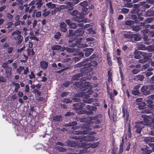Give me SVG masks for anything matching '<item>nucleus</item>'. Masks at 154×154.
Returning <instances> with one entry per match:
<instances>
[{"mask_svg":"<svg viewBox=\"0 0 154 154\" xmlns=\"http://www.w3.org/2000/svg\"><path fill=\"white\" fill-rule=\"evenodd\" d=\"M78 137L79 140L80 142V143L79 144V146L81 147L85 148H88L90 147L95 148L99 144V143L98 142L93 144L88 143V142L94 140V138L92 136L82 135L79 136Z\"/></svg>","mask_w":154,"mask_h":154,"instance_id":"f257e3e1","label":"nucleus"},{"mask_svg":"<svg viewBox=\"0 0 154 154\" xmlns=\"http://www.w3.org/2000/svg\"><path fill=\"white\" fill-rule=\"evenodd\" d=\"M88 121L87 123L83 124L82 128L83 131H74L73 133L75 134H87L88 133L91 129V124L93 123H98L100 122V121L94 118H88L87 119L83 118L81 119V121L82 122H85Z\"/></svg>","mask_w":154,"mask_h":154,"instance_id":"f03ea898","label":"nucleus"},{"mask_svg":"<svg viewBox=\"0 0 154 154\" xmlns=\"http://www.w3.org/2000/svg\"><path fill=\"white\" fill-rule=\"evenodd\" d=\"M75 107L77 109L80 110L78 112L79 114H91L92 113V111L96 109V107L95 106H90L87 105L85 106L86 108H83L84 106V104L82 103H79L74 105Z\"/></svg>","mask_w":154,"mask_h":154,"instance_id":"7ed1b4c3","label":"nucleus"},{"mask_svg":"<svg viewBox=\"0 0 154 154\" xmlns=\"http://www.w3.org/2000/svg\"><path fill=\"white\" fill-rule=\"evenodd\" d=\"M142 116L143 118H144L143 121H140L136 123L135 126V127L137 129L136 131L138 133H140L141 132L142 129L144 125H149V120L148 119V117L144 114Z\"/></svg>","mask_w":154,"mask_h":154,"instance_id":"20e7f679","label":"nucleus"},{"mask_svg":"<svg viewBox=\"0 0 154 154\" xmlns=\"http://www.w3.org/2000/svg\"><path fill=\"white\" fill-rule=\"evenodd\" d=\"M71 14L72 15L75 16V17H74L72 18V20L78 22H87V20H84L80 18H79L78 11H74L71 13Z\"/></svg>","mask_w":154,"mask_h":154,"instance_id":"39448f33","label":"nucleus"},{"mask_svg":"<svg viewBox=\"0 0 154 154\" xmlns=\"http://www.w3.org/2000/svg\"><path fill=\"white\" fill-rule=\"evenodd\" d=\"M72 30H69V35L70 36H72L73 35L78 36H82L84 34V32L81 29H79L75 31L74 33H72Z\"/></svg>","mask_w":154,"mask_h":154,"instance_id":"423d86ee","label":"nucleus"},{"mask_svg":"<svg viewBox=\"0 0 154 154\" xmlns=\"http://www.w3.org/2000/svg\"><path fill=\"white\" fill-rule=\"evenodd\" d=\"M142 55L143 56V59L140 60V63H143L147 61V59H149L152 56V54L151 53H141Z\"/></svg>","mask_w":154,"mask_h":154,"instance_id":"0eeeda50","label":"nucleus"},{"mask_svg":"<svg viewBox=\"0 0 154 154\" xmlns=\"http://www.w3.org/2000/svg\"><path fill=\"white\" fill-rule=\"evenodd\" d=\"M82 86H83L82 88V90L85 91L87 89H91L92 87L90 82H85L82 83Z\"/></svg>","mask_w":154,"mask_h":154,"instance_id":"6e6552de","label":"nucleus"},{"mask_svg":"<svg viewBox=\"0 0 154 154\" xmlns=\"http://www.w3.org/2000/svg\"><path fill=\"white\" fill-rule=\"evenodd\" d=\"M141 91L143 94L145 95L149 94L150 91L148 87L147 86H143L141 88Z\"/></svg>","mask_w":154,"mask_h":154,"instance_id":"1a4fd4ad","label":"nucleus"},{"mask_svg":"<svg viewBox=\"0 0 154 154\" xmlns=\"http://www.w3.org/2000/svg\"><path fill=\"white\" fill-rule=\"evenodd\" d=\"M136 104L139 106H144L145 105V103L142 101V99L141 98L136 99Z\"/></svg>","mask_w":154,"mask_h":154,"instance_id":"9d476101","label":"nucleus"},{"mask_svg":"<svg viewBox=\"0 0 154 154\" xmlns=\"http://www.w3.org/2000/svg\"><path fill=\"white\" fill-rule=\"evenodd\" d=\"M85 51H86L85 53V55L87 57L91 53V52L93 51V49L92 48H86L83 49Z\"/></svg>","mask_w":154,"mask_h":154,"instance_id":"9b49d317","label":"nucleus"},{"mask_svg":"<svg viewBox=\"0 0 154 154\" xmlns=\"http://www.w3.org/2000/svg\"><path fill=\"white\" fill-rule=\"evenodd\" d=\"M14 39L15 40L17 41V43L18 44H20L22 41L23 37L21 35L19 34L16 37H14Z\"/></svg>","mask_w":154,"mask_h":154,"instance_id":"f8f14e48","label":"nucleus"},{"mask_svg":"<svg viewBox=\"0 0 154 154\" xmlns=\"http://www.w3.org/2000/svg\"><path fill=\"white\" fill-rule=\"evenodd\" d=\"M60 27L61 30L63 32H66L67 29L66 28V24L63 22H61L60 25Z\"/></svg>","mask_w":154,"mask_h":154,"instance_id":"ddd939ff","label":"nucleus"},{"mask_svg":"<svg viewBox=\"0 0 154 154\" xmlns=\"http://www.w3.org/2000/svg\"><path fill=\"white\" fill-rule=\"evenodd\" d=\"M11 68L8 67L6 69V73L7 75V77L8 78H10L11 75Z\"/></svg>","mask_w":154,"mask_h":154,"instance_id":"4468645a","label":"nucleus"},{"mask_svg":"<svg viewBox=\"0 0 154 154\" xmlns=\"http://www.w3.org/2000/svg\"><path fill=\"white\" fill-rule=\"evenodd\" d=\"M109 94L110 95V99L112 100H114V96H116L117 94V92L115 90H114L113 94H112L111 92H108Z\"/></svg>","mask_w":154,"mask_h":154,"instance_id":"2eb2a0df","label":"nucleus"},{"mask_svg":"<svg viewBox=\"0 0 154 154\" xmlns=\"http://www.w3.org/2000/svg\"><path fill=\"white\" fill-rule=\"evenodd\" d=\"M35 4V1L33 0L29 4V5L30 6H32L30 8V9L29 11V12L30 13H31L33 10L35 8V6H34L33 5Z\"/></svg>","mask_w":154,"mask_h":154,"instance_id":"dca6fc26","label":"nucleus"},{"mask_svg":"<svg viewBox=\"0 0 154 154\" xmlns=\"http://www.w3.org/2000/svg\"><path fill=\"white\" fill-rule=\"evenodd\" d=\"M65 49H66V51H68L69 52H73L75 51V49L73 48L68 47H67L66 48H63L62 49V51H64Z\"/></svg>","mask_w":154,"mask_h":154,"instance_id":"f3484780","label":"nucleus"},{"mask_svg":"<svg viewBox=\"0 0 154 154\" xmlns=\"http://www.w3.org/2000/svg\"><path fill=\"white\" fill-rule=\"evenodd\" d=\"M144 140L146 143L154 142V137H145Z\"/></svg>","mask_w":154,"mask_h":154,"instance_id":"a211bd4d","label":"nucleus"},{"mask_svg":"<svg viewBox=\"0 0 154 154\" xmlns=\"http://www.w3.org/2000/svg\"><path fill=\"white\" fill-rule=\"evenodd\" d=\"M40 65L42 68L46 69L48 66V63L45 61H43L40 63Z\"/></svg>","mask_w":154,"mask_h":154,"instance_id":"6ab92c4d","label":"nucleus"},{"mask_svg":"<svg viewBox=\"0 0 154 154\" xmlns=\"http://www.w3.org/2000/svg\"><path fill=\"white\" fill-rule=\"evenodd\" d=\"M46 6L48 7V8L53 9L55 7V5L54 4H52L51 2H49L46 4Z\"/></svg>","mask_w":154,"mask_h":154,"instance_id":"aec40b11","label":"nucleus"},{"mask_svg":"<svg viewBox=\"0 0 154 154\" xmlns=\"http://www.w3.org/2000/svg\"><path fill=\"white\" fill-rule=\"evenodd\" d=\"M35 3H36V5H37V8H40L42 5V0H35Z\"/></svg>","mask_w":154,"mask_h":154,"instance_id":"412c9836","label":"nucleus"},{"mask_svg":"<svg viewBox=\"0 0 154 154\" xmlns=\"http://www.w3.org/2000/svg\"><path fill=\"white\" fill-rule=\"evenodd\" d=\"M80 27H81L82 28V29H84L87 28L89 27L90 26V24H85L84 26H83V24L82 23H80L78 24Z\"/></svg>","mask_w":154,"mask_h":154,"instance_id":"4be33fe9","label":"nucleus"},{"mask_svg":"<svg viewBox=\"0 0 154 154\" xmlns=\"http://www.w3.org/2000/svg\"><path fill=\"white\" fill-rule=\"evenodd\" d=\"M97 65V63L96 61H92L90 62V63H89L88 66L89 67L93 66L94 67H96Z\"/></svg>","mask_w":154,"mask_h":154,"instance_id":"5701e85b","label":"nucleus"},{"mask_svg":"<svg viewBox=\"0 0 154 154\" xmlns=\"http://www.w3.org/2000/svg\"><path fill=\"white\" fill-rule=\"evenodd\" d=\"M141 150L143 151V153L145 154H150L152 152L151 150H147L145 149L142 148Z\"/></svg>","mask_w":154,"mask_h":154,"instance_id":"b1692460","label":"nucleus"},{"mask_svg":"<svg viewBox=\"0 0 154 154\" xmlns=\"http://www.w3.org/2000/svg\"><path fill=\"white\" fill-rule=\"evenodd\" d=\"M82 75H82V73H79L77 75H74L72 77V79L74 80H77L79 79L80 77Z\"/></svg>","mask_w":154,"mask_h":154,"instance_id":"393cba45","label":"nucleus"},{"mask_svg":"<svg viewBox=\"0 0 154 154\" xmlns=\"http://www.w3.org/2000/svg\"><path fill=\"white\" fill-rule=\"evenodd\" d=\"M151 118L152 119V123L151 125V128L154 130V113L151 116Z\"/></svg>","mask_w":154,"mask_h":154,"instance_id":"a878e982","label":"nucleus"},{"mask_svg":"<svg viewBox=\"0 0 154 154\" xmlns=\"http://www.w3.org/2000/svg\"><path fill=\"white\" fill-rule=\"evenodd\" d=\"M154 14V11H153L149 10L146 12V15L148 16H150Z\"/></svg>","mask_w":154,"mask_h":154,"instance_id":"bb28decb","label":"nucleus"},{"mask_svg":"<svg viewBox=\"0 0 154 154\" xmlns=\"http://www.w3.org/2000/svg\"><path fill=\"white\" fill-rule=\"evenodd\" d=\"M66 4L70 7L69 9L70 10H72L73 9V8L72 6L73 5L72 2H66Z\"/></svg>","mask_w":154,"mask_h":154,"instance_id":"cd10ccee","label":"nucleus"},{"mask_svg":"<svg viewBox=\"0 0 154 154\" xmlns=\"http://www.w3.org/2000/svg\"><path fill=\"white\" fill-rule=\"evenodd\" d=\"M139 48L141 50H147V48H146L145 45H139Z\"/></svg>","mask_w":154,"mask_h":154,"instance_id":"c85d7f7f","label":"nucleus"},{"mask_svg":"<svg viewBox=\"0 0 154 154\" xmlns=\"http://www.w3.org/2000/svg\"><path fill=\"white\" fill-rule=\"evenodd\" d=\"M61 46L59 45H56L52 47V49L53 50H59L60 49Z\"/></svg>","mask_w":154,"mask_h":154,"instance_id":"c756f323","label":"nucleus"},{"mask_svg":"<svg viewBox=\"0 0 154 154\" xmlns=\"http://www.w3.org/2000/svg\"><path fill=\"white\" fill-rule=\"evenodd\" d=\"M147 50L149 51H154V46L153 45H151L149 46L147 48Z\"/></svg>","mask_w":154,"mask_h":154,"instance_id":"7c9ffc66","label":"nucleus"},{"mask_svg":"<svg viewBox=\"0 0 154 154\" xmlns=\"http://www.w3.org/2000/svg\"><path fill=\"white\" fill-rule=\"evenodd\" d=\"M46 10V9H45V10H44V11L43 13H42V15L44 16V17H45L46 16L48 15L50 13V12L48 11H45Z\"/></svg>","mask_w":154,"mask_h":154,"instance_id":"2f4dec72","label":"nucleus"},{"mask_svg":"<svg viewBox=\"0 0 154 154\" xmlns=\"http://www.w3.org/2000/svg\"><path fill=\"white\" fill-rule=\"evenodd\" d=\"M134 23V22L132 20H127L125 22V24L128 26L131 25Z\"/></svg>","mask_w":154,"mask_h":154,"instance_id":"473e14b6","label":"nucleus"},{"mask_svg":"<svg viewBox=\"0 0 154 154\" xmlns=\"http://www.w3.org/2000/svg\"><path fill=\"white\" fill-rule=\"evenodd\" d=\"M77 123L76 122H70V123H69V124H66L65 125L66 126H71L72 125H77Z\"/></svg>","mask_w":154,"mask_h":154,"instance_id":"72a5a7b5","label":"nucleus"},{"mask_svg":"<svg viewBox=\"0 0 154 154\" xmlns=\"http://www.w3.org/2000/svg\"><path fill=\"white\" fill-rule=\"evenodd\" d=\"M53 119L54 120L59 121L61 119V116H54L53 118Z\"/></svg>","mask_w":154,"mask_h":154,"instance_id":"f704fd0d","label":"nucleus"},{"mask_svg":"<svg viewBox=\"0 0 154 154\" xmlns=\"http://www.w3.org/2000/svg\"><path fill=\"white\" fill-rule=\"evenodd\" d=\"M67 8V6L63 5H60L59 8H58V11H60L61 9H64V8Z\"/></svg>","mask_w":154,"mask_h":154,"instance_id":"c9c22d12","label":"nucleus"},{"mask_svg":"<svg viewBox=\"0 0 154 154\" xmlns=\"http://www.w3.org/2000/svg\"><path fill=\"white\" fill-rule=\"evenodd\" d=\"M137 77L138 79L140 81L143 80L144 79V77L143 75H138Z\"/></svg>","mask_w":154,"mask_h":154,"instance_id":"e433bc0d","label":"nucleus"},{"mask_svg":"<svg viewBox=\"0 0 154 154\" xmlns=\"http://www.w3.org/2000/svg\"><path fill=\"white\" fill-rule=\"evenodd\" d=\"M140 94V92L138 90H134L132 92V94L135 95H139Z\"/></svg>","mask_w":154,"mask_h":154,"instance_id":"4c0bfd02","label":"nucleus"},{"mask_svg":"<svg viewBox=\"0 0 154 154\" xmlns=\"http://www.w3.org/2000/svg\"><path fill=\"white\" fill-rule=\"evenodd\" d=\"M107 60H108V64L110 66L112 65V61L111 59V58H110V57H109L108 56H107Z\"/></svg>","mask_w":154,"mask_h":154,"instance_id":"58836bf2","label":"nucleus"},{"mask_svg":"<svg viewBox=\"0 0 154 154\" xmlns=\"http://www.w3.org/2000/svg\"><path fill=\"white\" fill-rule=\"evenodd\" d=\"M131 128L130 126L129 125L128 128V134L127 135L128 137L130 138L131 137Z\"/></svg>","mask_w":154,"mask_h":154,"instance_id":"ea45409f","label":"nucleus"},{"mask_svg":"<svg viewBox=\"0 0 154 154\" xmlns=\"http://www.w3.org/2000/svg\"><path fill=\"white\" fill-rule=\"evenodd\" d=\"M6 81V78L3 76H0V82H5Z\"/></svg>","mask_w":154,"mask_h":154,"instance_id":"a19ab883","label":"nucleus"},{"mask_svg":"<svg viewBox=\"0 0 154 154\" xmlns=\"http://www.w3.org/2000/svg\"><path fill=\"white\" fill-rule=\"evenodd\" d=\"M141 39L140 36L139 35H134V39L136 41H139Z\"/></svg>","mask_w":154,"mask_h":154,"instance_id":"79ce46f5","label":"nucleus"},{"mask_svg":"<svg viewBox=\"0 0 154 154\" xmlns=\"http://www.w3.org/2000/svg\"><path fill=\"white\" fill-rule=\"evenodd\" d=\"M69 27L71 28H75L77 27V25L75 23H72L71 24Z\"/></svg>","mask_w":154,"mask_h":154,"instance_id":"37998d69","label":"nucleus"},{"mask_svg":"<svg viewBox=\"0 0 154 154\" xmlns=\"http://www.w3.org/2000/svg\"><path fill=\"white\" fill-rule=\"evenodd\" d=\"M153 19L152 18H149L146 19L145 22L147 23H149L152 21Z\"/></svg>","mask_w":154,"mask_h":154,"instance_id":"c03bdc74","label":"nucleus"},{"mask_svg":"<svg viewBox=\"0 0 154 154\" xmlns=\"http://www.w3.org/2000/svg\"><path fill=\"white\" fill-rule=\"evenodd\" d=\"M20 32L19 30H17L13 32L12 33V36H14L15 35H18L20 34Z\"/></svg>","mask_w":154,"mask_h":154,"instance_id":"a18cd8bd","label":"nucleus"},{"mask_svg":"<svg viewBox=\"0 0 154 154\" xmlns=\"http://www.w3.org/2000/svg\"><path fill=\"white\" fill-rule=\"evenodd\" d=\"M93 101V99L91 98L88 99L86 101H84L86 103H91Z\"/></svg>","mask_w":154,"mask_h":154,"instance_id":"49530a36","label":"nucleus"},{"mask_svg":"<svg viewBox=\"0 0 154 154\" xmlns=\"http://www.w3.org/2000/svg\"><path fill=\"white\" fill-rule=\"evenodd\" d=\"M88 33L91 34H94V31L93 30V29L92 28H90L87 29Z\"/></svg>","mask_w":154,"mask_h":154,"instance_id":"de8ad7c7","label":"nucleus"},{"mask_svg":"<svg viewBox=\"0 0 154 154\" xmlns=\"http://www.w3.org/2000/svg\"><path fill=\"white\" fill-rule=\"evenodd\" d=\"M12 84L13 85L15 86L16 88L18 89L20 88V85L19 83H16L15 82H12Z\"/></svg>","mask_w":154,"mask_h":154,"instance_id":"09e8293b","label":"nucleus"},{"mask_svg":"<svg viewBox=\"0 0 154 154\" xmlns=\"http://www.w3.org/2000/svg\"><path fill=\"white\" fill-rule=\"evenodd\" d=\"M123 150V143L121 144L120 145V148L119 152L120 153H122Z\"/></svg>","mask_w":154,"mask_h":154,"instance_id":"8fccbe9b","label":"nucleus"},{"mask_svg":"<svg viewBox=\"0 0 154 154\" xmlns=\"http://www.w3.org/2000/svg\"><path fill=\"white\" fill-rule=\"evenodd\" d=\"M122 110L123 113V116L124 117L125 116V115H126V116H128V114L126 113L125 109L124 108H123Z\"/></svg>","mask_w":154,"mask_h":154,"instance_id":"3c124183","label":"nucleus"},{"mask_svg":"<svg viewBox=\"0 0 154 154\" xmlns=\"http://www.w3.org/2000/svg\"><path fill=\"white\" fill-rule=\"evenodd\" d=\"M87 4V2L86 1H84L79 3V5L83 7L86 6Z\"/></svg>","mask_w":154,"mask_h":154,"instance_id":"603ef678","label":"nucleus"},{"mask_svg":"<svg viewBox=\"0 0 154 154\" xmlns=\"http://www.w3.org/2000/svg\"><path fill=\"white\" fill-rule=\"evenodd\" d=\"M35 77V76L34 73L32 71H31L30 73V74L29 75L30 79H31L34 78Z\"/></svg>","mask_w":154,"mask_h":154,"instance_id":"864d4df0","label":"nucleus"},{"mask_svg":"<svg viewBox=\"0 0 154 154\" xmlns=\"http://www.w3.org/2000/svg\"><path fill=\"white\" fill-rule=\"evenodd\" d=\"M63 101L64 102H65L66 103H70L72 102V101L71 100L69 99H65L63 100Z\"/></svg>","mask_w":154,"mask_h":154,"instance_id":"5fc2aeb1","label":"nucleus"},{"mask_svg":"<svg viewBox=\"0 0 154 154\" xmlns=\"http://www.w3.org/2000/svg\"><path fill=\"white\" fill-rule=\"evenodd\" d=\"M125 37L127 38H133L134 35H130L129 34H126L125 35Z\"/></svg>","mask_w":154,"mask_h":154,"instance_id":"6e6d98bb","label":"nucleus"},{"mask_svg":"<svg viewBox=\"0 0 154 154\" xmlns=\"http://www.w3.org/2000/svg\"><path fill=\"white\" fill-rule=\"evenodd\" d=\"M25 91L26 92H28L29 91V87L28 85H26L25 86Z\"/></svg>","mask_w":154,"mask_h":154,"instance_id":"4d7b16f0","label":"nucleus"},{"mask_svg":"<svg viewBox=\"0 0 154 154\" xmlns=\"http://www.w3.org/2000/svg\"><path fill=\"white\" fill-rule=\"evenodd\" d=\"M60 34L59 32H57L54 35V38H60Z\"/></svg>","mask_w":154,"mask_h":154,"instance_id":"13d9d810","label":"nucleus"},{"mask_svg":"<svg viewBox=\"0 0 154 154\" xmlns=\"http://www.w3.org/2000/svg\"><path fill=\"white\" fill-rule=\"evenodd\" d=\"M30 17V15H27V14H25L23 16V18L24 20H26L27 18H29Z\"/></svg>","mask_w":154,"mask_h":154,"instance_id":"bf43d9fd","label":"nucleus"},{"mask_svg":"<svg viewBox=\"0 0 154 154\" xmlns=\"http://www.w3.org/2000/svg\"><path fill=\"white\" fill-rule=\"evenodd\" d=\"M148 98L149 100H154V94L151 95L148 97Z\"/></svg>","mask_w":154,"mask_h":154,"instance_id":"052dcab7","label":"nucleus"},{"mask_svg":"<svg viewBox=\"0 0 154 154\" xmlns=\"http://www.w3.org/2000/svg\"><path fill=\"white\" fill-rule=\"evenodd\" d=\"M25 47L24 46H23V47L21 48L20 49H17V51L18 52H20L22 51L25 48Z\"/></svg>","mask_w":154,"mask_h":154,"instance_id":"680f3d73","label":"nucleus"},{"mask_svg":"<svg viewBox=\"0 0 154 154\" xmlns=\"http://www.w3.org/2000/svg\"><path fill=\"white\" fill-rule=\"evenodd\" d=\"M13 48L10 47L8 48V53H12L13 50Z\"/></svg>","mask_w":154,"mask_h":154,"instance_id":"e2e57ef3","label":"nucleus"},{"mask_svg":"<svg viewBox=\"0 0 154 154\" xmlns=\"http://www.w3.org/2000/svg\"><path fill=\"white\" fill-rule=\"evenodd\" d=\"M140 27L138 26H134L133 28V29L135 31H138L140 30Z\"/></svg>","mask_w":154,"mask_h":154,"instance_id":"0e129e2a","label":"nucleus"},{"mask_svg":"<svg viewBox=\"0 0 154 154\" xmlns=\"http://www.w3.org/2000/svg\"><path fill=\"white\" fill-rule=\"evenodd\" d=\"M18 95L19 97H21L23 95V93L22 91H20L18 93Z\"/></svg>","mask_w":154,"mask_h":154,"instance_id":"69168bd1","label":"nucleus"},{"mask_svg":"<svg viewBox=\"0 0 154 154\" xmlns=\"http://www.w3.org/2000/svg\"><path fill=\"white\" fill-rule=\"evenodd\" d=\"M41 13L40 11H38L36 13V16L37 17H39L41 16Z\"/></svg>","mask_w":154,"mask_h":154,"instance_id":"338daca9","label":"nucleus"},{"mask_svg":"<svg viewBox=\"0 0 154 154\" xmlns=\"http://www.w3.org/2000/svg\"><path fill=\"white\" fill-rule=\"evenodd\" d=\"M8 64L6 62L3 63L2 65V67L4 68H8Z\"/></svg>","mask_w":154,"mask_h":154,"instance_id":"774afa93","label":"nucleus"}]
</instances>
